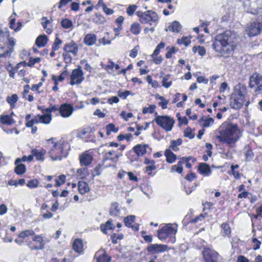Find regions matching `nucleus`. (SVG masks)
Segmentation results:
<instances>
[{
  "label": "nucleus",
  "mask_w": 262,
  "mask_h": 262,
  "mask_svg": "<svg viewBox=\"0 0 262 262\" xmlns=\"http://www.w3.org/2000/svg\"><path fill=\"white\" fill-rule=\"evenodd\" d=\"M236 38L235 32L227 30L215 37L212 46L218 52L219 56L228 57L233 53L235 48Z\"/></svg>",
  "instance_id": "1"
},
{
  "label": "nucleus",
  "mask_w": 262,
  "mask_h": 262,
  "mask_svg": "<svg viewBox=\"0 0 262 262\" xmlns=\"http://www.w3.org/2000/svg\"><path fill=\"white\" fill-rule=\"evenodd\" d=\"M219 133L220 135L216 136L217 139L228 145L235 143L240 137L236 124L225 122L220 127Z\"/></svg>",
  "instance_id": "2"
},
{
  "label": "nucleus",
  "mask_w": 262,
  "mask_h": 262,
  "mask_svg": "<svg viewBox=\"0 0 262 262\" xmlns=\"http://www.w3.org/2000/svg\"><path fill=\"white\" fill-rule=\"evenodd\" d=\"M15 41L12 37L8 38L0 30V57H5L10 55L13 51Z\"/></svg>",
  "instance_id": "3"
},
{
  "label": "nucleus",
  "mask_w": 262,
  "mask_h": 262,
  "mask_svg": "<svg viewBox=\"0 0 262 262\" xmlns=\"http://www.w3.org/2000/svg\"><path fill=\"white\" fill-rule=\"evenodd\" d=\"M65 145L61 143H55L49 154L53 160H61L67 157L68 153L64 151Z\"/></svg>",
  "instance_id": "4"
},
{
  "label": "nucleus",
  "mask_w": 262,
  "mask_h": 262,
  "mask_svg": "<svg viewBox=\"0 0 262 262\" xmlns=\"http://www.w3.org/2000/svg\"><path fill=\"white\" fill-rule=\"evenodd\" d=\"M155 121L156 123L166 131L171 130L174 120L168 116H158L155 113Z\"/></svg>",
  "instance_id": "5"
},
{
  "label": "nucleus",
  "mask_w": 262,
  "mask_h": 262,
  "mask_svg": "<svg viewBox=\"0 0 262 262\" xmlns=\"http://www.w3.org/2000/svg\"><path fill=\"white\" fill-rule=\"evenodd\" d=\"M249 86L250 88L254 89L255 92L261 91L262 90V75L255 73L250 76Z\"/></svg>",
  "instance_id": "6"
},
{
  "label": "nucleus",
  "mask_w": 262,
  "mask_h": 262,
  "mask_svg": "<svg viewBox=\"0 0 262 262\" xmlns=\"http://www.w3.org/2000/svg\"><path fill=\"white\" fill-rule=\"evenodd\" d=\"M177 231V229L172 227L171 224H168L158 231V237L160 239H165L168 236L175 234Z\"/></svg>",
  "instance_id": "7"
},
{
  "label": "nucleus",
  "mask_w": 262,
  "mask_h": 262,
  "mask_svg": "<svg viewBox=\"0 0 262 262\" xmlns=\"http://www.w3.org/2000/svg\"><path fill=\"white\" fill-rule=\"evenodd\" d=\"M245 102V105L248 106L249 101H246L245 98L237 96H236L235 95H231L230 96V105L232 108L238 110L243 107Z\"/></svg>",
  "instance_id": "8"
},
{
  "label": "nucleus",
  "mask_w": 262,
  "mask_h": 262,
  "mask_svg": "<svg viewBox=\"0 0 262 262\" xmlns=\"http://www.w3.org/2000/svg\"><path fill=\"white\" fill-rule=\"evenodd\" d=\"M83 73L80 67H78V69L73 70L71 75L70 84L74 85L75 84H79L83 80Z\"/></svg>",
  "instance_id": "9"
},
{
  "label": "nucleus",
  "mask_w": 262,
  "mask_h": 262,
  "mask_svg": "<svg viewBox=\"0 0 262 262\" xmlns=\"http://www.w3.org/2000/svg\"><path fill=\"white\" fill-rule=\"evenodd\" d=\"M158 19L159 17L157 14L155 12L150 10L146 11L143 17L142 18H139V20L142 24H148L150 25H152V23L157 22Z\"/></svg>",
  "instance_id": "10"
},
{
  "label": "nucleus",
  "mask_w": 262,
  "mask_h": 262,
  "mask_svg": "<svg viewBox=\"0 0 262 262\" xmlns=\"http://www.w3.org/2000/svg\"><path fill=\"white\" fill-rule=\"evenodd\" d=\"M261 27H262V24L256 21L251 23L246 28V33L249 37L257 35L260 32Z\"/></svg>",
  "instance_id": "11"
},
{
  "label": "nucleus",
  "mask_w": 262,
  "mask_h": 262,
  "mask_svg": "<svg viewBox=\"0 0 262 262\" xmlns=\"http://www.w3.org/2000/svg\"><path fill=\"white\" fill-rule=\"evenodd\" d=\"M168 246L162 244H151L146 248L147 251L150 254L163 252L167 250Z\"/></svg>",
  "instance_id": "12"
},
{
  "label": "nucleus",
  "mask_w": 262,
  "mask_h": 262,
  "mask_svg": "<svg viewBox=\"0 0 262 262\" xmlns=\"http://www.w3.org/2000/svg\"><path fill=\"white\" fill-rule=\"evenodd\" d=\"M74 108L70 104H62L59 107V113L63 118L70 117L73 113Z\"/></svg>",
  "instance_id": "13"
},
{
  "label": "nucleus",
  "mask_w": 262,
  "mask_h": 262,
  "mask_svg": "<svg viewBox=\"0 0 262 262\" xmlns=\"http://www.w3.org/2000/svg\"><path fill=\"white\" fill-rule=\"evenodd\" d=\"M247 88L246 86L241 83H239L234 87V92L231 95H235L242 98L246 99L247 96Z\"/></svg>",
  "instance_id": "14"
},
{
  "label": "nucleus",
  "mask_w": 262,
  "mask_h": 262,
  "mask_svg": "<svg viewBox=\"0 0 262 262\" xmlns=\"http://www.w3.org/2000/svg\"><path fill=\"white\" fill-rule=\"evenodd\" d=\"M93 160L92 155L86 151L82 153L79 157L80 164L81 166H87L90 165Z\"/></svg>",
  "instance_id": "15"
},
{
  "label": "nucleus",
  "mask_w": 262,
  "mask_h": 262,
  "mask_svg": "<svg viewBox=\"0 0 262 262\" xmlns=\"http://www.w3.org/2000/svg\"><path fill=\"white\" fill-rule=\"evenodd\" d=\"M63 50L65 52L68 53H71L74 55L76 56L78 51V46L75 42L71 41L70 42L65 45Z\"/></svg>",
  "instance_id": "16"
},
{
  "label": "nucleus",
  "mask_w": 262,
  "mask_h": 262,
  "mask_svg": "<svg viewBox=\"0 0 262 262\" xmlns=\"http://www.w3.org/2000/svg\"><path fill=\"white\" fill-rule=\"evenodd\" d=\"M147 148L150 150H151L147 144H138L133 147V150L137 154V156L139 157L144 155L146 152V149Z\"/></svg>",
  "instance_id": "17"
},
{
  "label": "nucleus",
  "mask_w": 262,
  "mask_h": 262,
  "mask_svg": "<svg viewBox=\"0 0 262 262\" xmlns=\"http://www.w3.org/2000/svg\"><path fill=\"white\" fill-rule=\"evenodd\" d=\"M198 170L201 174L206 177L209 176L211 173V170L209 165L205 163L199 164Z\"/></svg>",
  "instance_id": "18"
},
{
  "label": "nucleus",
  "mask_w": 262,
  "mask_h": 262,
  "mask_svg": "<svg viewBox=\"0 0 262 262\" xmlns=\"http://www.w3.org/2000/svg\"><path fill=\"white\" fill-rule=\"evenodd\" d=\"M21 161V160L20 158H17L15 162L16 165L15 172L19 175L24 173L26 171V166L24 164L20 163Z\"/></svg>",
  "instance_id": "19"
},
{
  "label": "nucleus",
  "mask_w": 262,
  "mask_h": 262,
  "mask_svg": "<svg viewBox=\"0 0 262 262\" xmlns=\"http://www.w3.org/2000/svg\"><path fill=\"white\" fill-rule=\"evenodd\" d=\"M97 40L96 36L94 34H88L84 38V42L88 46H92L95 43Z\"/></svg>",
  "instance_id": "20"
},
{
  "label": "nucleus",
  "mask_w": 262,
  "mask_h": 262,
  "mask_svg": "<svg viewBox=\"0 0 262 262\" xmlns=\"http://www.w3.org/2000/svg\"><path fill=\"white\" fill-rule=\"evenodd\" d=\"M73 249L77 253H81L83 251L82 241L80 238L76 239L73 244Z\"/></svg>",
  "instance_id": "21"
},
{
  "label": "nucleus",
  "mask_w": 262,
  "mask_h": 262,
  "mask_svg": "<svg viewBox=\"0 0 262 262\" xmlns=\"http://www.w3.org/2000/svg\"><path fill=\"white\" fill-rule=\"evenodd\" d=\"M48 40V38L46 35H41L38 36L35 41L36 45L39 48L46 46Z\"/></svg>",
  "instance_id": "22"
},
{
  "label": "nucleus",
  "mask_w": 262,
  "mask_h": 262,
  "mask_svg": "<svg viewBox=\"0 0 262 262\" xmlns=\"http://www.w3.org/2000/svg\"><path fill=\"white\" fill-rule=\"evenodd\" d=\"M78 191L80 194H84L90 191L88 183L84 181H79L78 183Z\"/></svg>",
  "instance_id": "23"
},
{
  "label": "nucleus",
  "mask_w": 262,
  "mask_h": 262,
  "mask_svg": "<svg viewBox=\"0 0 262 262\" xmlns=\"http://www.w3.org/2000/svg\"><path fill=\"white\" fill-rule=\"evenodd\" d=\"M46 150L44 149L38 150L34 149L32 150L33 157L35 156L37 160L42 162L44 160V155L46 154Z\"/></svg>",
  "instance_id": "24"
},
{
  "label": "nucleus",
  "mask_w": 262,
  "mask_h": 262,
  "mask_svg": "<svg viewBox=\"0 0 262 262\" xmlns=\"http://www.w3.org/2000/svg\"><path fill=\"white\" fill-rule=\"evenodd\" d=\"M115 226L111 220L107 221L105 224H101L100 226V229L102 232L104 234H107V230H113Z\"/></svg>",
  "instance_id": "25"
},
{
  "label": "nucleus",
  "mask_w": 262,
  "mask_h": 262,
  "mask_svg": "<svg viewBox=\"0 0 262 262\" xmlns=\"http://www.w3.org/2000/svg\"><path fill=\"white\" fill-rule=\"evenodd\" d=\"M165 156L166 158V161L169 163L174 162L176 160V155L171 150L167 149L165 151Z\"/></svg>",
  "instance_id": "26"
},
{
  "label": "nucleus",
  "mask_w": 262,
  "mask_h": 262,
  "mask_svg": "<svg viewBox=\"0 0 262 262\" xmlns=\"http://www.w3.org/2000/svg\"><path fill=\"white\" fill-rule=\"evenodd\" d=\"M182 140L181 138L178 139L177 140H171L170 141V145L169 146V149L173 151H178L179 150V146L182 144Z\"/></svg>",
  "instance_id": "27"
},
{
  "label": "nucleus",
  "mask_w": 262,
  "mask_h": 262,
  "mask_svg": "<svg viewBox=\"0 0 262 262\" xmlns=\"http://www.w3.org/2000/svg\"><path fill=\"white\" fill-rule=\"evenodd\" d=\"M1 121L3 124H7L8 125H12L15 121L14 119L9 115H3L0 117Z\"/></svg>",
  "instance_id": "28"
},
{
  "label": "nucleus",
  "mask_w": 262,
  "mask_h": 262,
  "mask_svg": "<svg viewBox=\"0 0 262 262\" xmlns=\"http://www.w3.org/2000/svg\"><path fill=\"white\" fill-rule=\"evenodd\" d=\"M182 26L177 21H174L168 27L169 31L173 32H179L181 29Z\"/></svg>",
  "instance_id": "29"
},
{
  "label": "nucleus",
  "mask_w": 262,
  "mask_h": 262,
  "mask_svg": "<svg viewBox=\"0 0 262 262\" xmlns=\"http://www.w3.org/2000/svg\"><path fill=\"white\" fill-rule=\"evenodd\" d=\"M120 213V210L118 208V204L115 202L112 204L110 209V214L112 216H117Z\"/></svg>",
  "instance_id": "30"
},
{
  "label": "nucleus",
  "mask_w": 262,
  "mask_h": 262,
  "mask_svg": "<svg viewBox=\"0 0 262 262\" xmlns=\"http://www.w3.org/2000/svg\"><path fill=\"white\" fill-rule=\"evenodd\" d=\"M202 122H204V123L202 124V126L204 127H208L214 123V119L212 118L205 119V117H202L199 120V122L202 123Z\"/></svg>",
  "instance_id": "31"
},
{
  "label": "nucleus",
  "mask_w": 262,
  "mask_h": 262,
  "mask_svg": "<svg viewBox=\"0 0 262 262\" xmlns=\"http://www.w3.org/2000/svg\"><path fill=\"white\" fill-rule=\"evenodd\" d=\"M111 257L108 256L105 251L103 250V253L99 255L97 258V262H110Z\"/></svg>",
  "instance_id": "32"
},
{
  "label": "nucleus",
  "mask_w": 262,
  "mask_h": 262,
  "mask_svg": "<svg viewBox=\"0 0 262 262\" xmlns=\"http://www.w3.org/2000/svg\"><path fill=\"white\" fill-rule=\"evenodd\" d=\"M220 255L219 254L213 250L209 256L208 260H207L208 262H218L220 260Z\"/></svg>",
  "instance_id": "33"
},
{
  "label": "nucleus",
  "mask_w": 262,
  "mask_h": 262,
  "mask_svg": "<svg viewBox=\"0 0 262 262\" xmlns=\"http://www.w3.org/2000/svg\"><path fill=\"white\" fill-rule=\"evenodd\" d=\"M18 100V96L16 94H13L11 96H8L7 101L12 107L15 106V103Z\"/></svg>",
  "instance_id": "34"
},
{
  "label": "nucleus",
  "mask_w": 262,
  "mask_h": 262,
  "mask_svg": "<svg viewBox=\"0 0 262 262\" xmlns=\"http://www.w3.org/2000/svg\"><path fill=\"white\" fill-rule=\"evenodd\" d=\"M40 115L35 116L34 118L30 120V121L26 123V126L30 127L32 126V124L40 123Z\"/></svg>",
  "instance_id": "35"
},
{
  "label": "nucleus",
  "mask_w": 262,
  "mask_h": 262,
  "mask_svg": "<svg viewBox=\"0 0 262 262\" xmlns=\"http://www.w3.org/2000/svg\"><path fill=\"white\" fill-rule=\"evenodd\" d=\"M93 21L97 24H103L105 22L106 20L102 15L96 13L93 18Z\"/></svg>",
  "instance_id": "36"
},
{
  "label": "nucleus",
  "mask_w": 262,
  "mask_h": 262,
  "mask_svg": "<svg viewBox=\"0 0 262 262\" xmlns=\"http://www.w3.org/2000/svg\"><path fill=\"white\" fill-rule=\"evenodd\" d=\"M135 216L133 215H128L124 217V222L126 226L130 227L132 223L135 222Z\"/></svg>",
  "instance_id": "37"
},
{
  "label": "nucleus",
  "mask_w": 262,
  "mask_h": 262,
  "mask_svg": "<svg viewBox=\"0 0 262 262\" xmlns=\"http://www.w3.org/2000/svg\"><path fill=\"white\" fill-rule=\"evenodd\" d=\"M61 26L64 29H69L72 27L73 23L72 20L68 18L63 19L61 21Z\"/></svg>",
  "instance_id": "38"
},
{
  "label": "nucleus",
  "mask_w": 262,
  "mask_h": 262,
  "mask_svg": "<svg viewBox=\"0 0 262 262\" xmlns=\"http://www.w3.org/2000/svg\"><path fill=\"white\" fill-rule=\"evenodd\" d=\"M77 173L80 177V179H85L86 176L89 174L88 170L86 168H82L78 169Z\"/></svg>",
  "instance_id": "39"
},
{
  "label": "nucleus",
  "mask_w": 262,
  "mask_h": 262,
  "mask_svg": "<svg viewBox=\"0 0 262 262\" xmlns=\"http://www.w3.org/2000/svg\"><path fill=\"white\" fill-rule=\"evenodd\" d=\"M192 50L194 53H196L198 51L199 54L202 56L206 54V50L205 48L202 46H194Z\"/></svg>",
  "instance_id": "40"
},
{
  "label": "nucleus",
  "mask_w": 262,
  "mask_h": 262,
  "mask_svg": "<svg viewBox=\"0 0 262 262\" xmlns=\"http://www.w3.org/2000/svg\"><path fill=\"white\" fill-rule=\"evenodd\" d=\"M140 26L139 24L135 23L131 25L130 31L135 35H137L140 32Z\"/></svg>",
  "instance_id": "41"
},
{
  "label": "nucleus",
  "mask_w": 262,
  "mask_h": 262,
  "mask_svg": "<svg viewBox=\"0 0 262 262\" xmlns=\"http://www.w3.org/2000/svg\"><path fill=\"white\" fill-rule=\"evenodd\" d=\"M245 156L246 161H250L253 159L254 155L252 149L247 147L245 152Z\"/></svg>",
  "instance_id": "42"
},
{
  "label": "nucleus",
  "mask_w": 262,
  "mask_h": 262,
  "mask_svg": "<svg viewBox=\"0 0 262 262\" xmlns=\"http://www.w3.org/2000/svg\"><path fill=\"white\" fill-rule=\"evenodd\" d=\"M40 123L48 124L52 120V115H46L45 114L40 115Z\"/></svg>",
  "instance_id": "43"
},
{
  "label": "nucleus",
  "mask_w": 262,
  "mask_h": 262,
  "mask_svg": "<svg viewBox=\"0 0 262 262\" xmlns=\"http://www.w3.org/2000/svg\"><path fill=\"white\" fill-rule=\"evenodd\" d=\"M34 235H35V232L33 230H27L21 231L18 236L19 237L24 239L28 236H33Z\"/></svg>",
  "instance_id": "44"
},
{
  "label": "nucleus",
  "mask_w": 262,
  "mask_h": 262,
  "mask_svg": "<svg viewBox=\"0 0 262 262\" xmlns=\"http://www.w3.org/2000/svg\"><path fill=\"white\" fill-rule=\"evenodd\" d=\"M169 77L170 75L168 74L166 75L165 77H163L162 81V85L167 89L169 88L172 84L171 81H168Z\"/></svg>",
  "instance_id": "45"
},
{
  "label": "nucleus",
  "mask_w": 262,
  "mask_h": 262,
  "mask_svg": "<svg viewBox=\"0 0 262 262\" xmlns=\"http://www.w3.org/2000/svg\"><path fill=\"white\" fill-rule=\"evenodd\" d=\"M115 154V152L114 151H109L106 152L103 156L102 160L103 163H104V162L107 160H114V158L112 157V156H113Z\"/></svg>",
  "instance_id": "46"
},
{
  "label": "nucleus",
  "mask_w": 262,
  "mask_h": 262,
  "mask_svg": "<svg viewBox=\"0 0 262 262\" xmlns=\"http://www.w3.org/2000/svg\"><path fill=\"white\" fill-rule=\"evenodd\" d=\"M62 43V40L56 37L54 43L52 45V49L53 51H56L59 49V46Z\"/></svg>",
  "instance_id": "47"
},
{
  "label": "nucleus",
  "mask_w": 262,
  "mask_h": 262,
  "mask_svg": "<svg viewBox=\"0 0 262 262\" xmlns=\"http://www.w3.org/2000/svg\"><path fill=\"white\" fill-rule=\"evenodd\" d=\"M221 228L225 235H229L231 233V229L228 224L223 223L221 225Z\"/></svg>",
  "instance_id": "48"
},
{
  "label": "nucleus",
  "mask_w": 262,
  "mask_h": 262,
  "mask_svg": "<svg viewBox=\"0 0 262 262\" xmlns=\"http://www.w3.org/2000/svg\"><path fill=\"white\" fill-rule=\"evenodd\" d=\"M213 250L210 249L208 248H204L202 251V254L204 259L207 261L209 258L211 253Z\"/></svg>",
  "instance_id": "49"
},
{
  "label": "nucleus",
  "mask_w": 262,
  "mask_h": 262,
  "mask_svg": "<svg viewBox=\"0 0 262 262\" xmlns=\"http://www.w3.org/2000/svg\"><path fill=\"white\" fill-rule=\"evenodd\" d=\"M156 108V105H150L149 107H145L143 109L142 113L144 114L149 112L152 114L154 112L155 108Z\"/></svg>",
  "instance_id": "50"
},
{
  "label": "nucleus",
  "mask_w": 262,
  "mask_h": 262,
  "mask_svg": "<svg viewBox=\"0 0 262 262\" xmlns=\"http://www.w3.org/2000/svg\"><path fill=\"white\" fill-rule=\"evenodd\" d=\"M123 238V235L122 234H117L113 233L111 235L112 242L113 244H116L117 243V239H122Z\"/></svg>",
  "instance_id": "51"
},
{
  "label": "nucleus",
  "mask_w": 262,
  "mask_h": 262,
  "mask_svg": "<svg viewBox=\"0 0 262 262\" xmlns=\"http://www.w3.org/2000/svg\"><path fill=\"white\" fill-rule=\"evenodd\" d=\"M177 42L179 44H184L185 46L188 47L190 45L191 41L186 37H183L181 39H178Z\"/></svg>",
  "instance_id": "52"
},
{
  "label": "nucleus",
  "mask_w": 262,
  "mask_h": 262,
  "mask_svg": "<svg viewBox=\"0 0 262 262\" xmlns=\"http://www.w3.org/2000/svg\"><path fill=\"white\" fill-rule=\"evenodd\" d=\"M184 136L191 139L194 137V134L192 133L190 127H187L184 131Z\"/></svg>",
  "instance_id": "53"
},
{
  "label": "nucleus",
  "mask_w": 262,
  "mask_h": 262,
  "mask_svg": "<svg viewBox=\"0 0 262 262\" xmlns=\"http://www.w3.org/2000/svg\"><path fill=\"white\" fill-rule=\"evenodd\" d=\"M137 6L135 5H129L126 10V12L129 16H132L135 13L136 9Z\"/></svg>",
  "instance_id": "54"
},
{
  "label": "nucleus",
  "mask_w": 262,
  "mask_h": 262,
  "mask_svg": "<svg viewBox=\"0 0 262 262\" xmlns=\"http://www.w3.org/2000/svg\"><path fill=\"white\" fill-rule=\"evenodd\" d=\"M38 185V181L36 179L31 180H30L27 184V186L31 188H36Z\"/></svg>",
  "instance_id": "55"
},
{
  "label": "nucleus",
  "mask_w": 262,
  "mask_h": 262,
  "mask_svg": "<svg viewBox=\"0 0 262 262\" xmlns=\"http://www.w3.org/2000/svg\"><path fill=\"white\" fill-rule=\"evenodd\" d=\"M130 94V91L128 90H126L124 92H122L121 91H119L118 92V95L120 98H122L123 99H125L127 96H128Z\"/></svg>",
  "instance_id": "56"
},
{
  "label": "nucleus",
  "mask_w": 262,
  "mask_h": 262,
  "mask_svg": "<svg viewBox=\"0 0 262 262\" xmlns=\"http://www.w3.org/2000/svg\"><path fill=\"white\" fill-rule=\"evenodd\" d=\"M40 61V58L39 57H36L35 58H30L27 63V65L29 67H32L35 63L39 62Z\"/></svg>",
  "instance_id": "57"
},
{
  "label": "nucleus",
  "mask_w": 262,
  "mask_h": 262,
  "mask_svg": "<svg viewBox=\"0 0 262 262\" xmlns=\"http://www.w3.org/2000/svg\"><path fill=\"white\" fill-rule=\"evenodd\" d=\"M109 62L110 64L107 66H102V67L105 69L106 70L108 71V72L111 73V72L110 71H113V68L114 67L115 63L113 61L110 60Z\"/></svg>",
  "instance_id": "58"
},
{
  "label": "nucleus",
  "mask_w": 262,
  "mask_h": 262,
  "mask_svg": "<svg viewBox=\"0 0 262 262\" xmlns=\"http://www.w3.org/2000/svg\"><path fill=\"white\" fill-rule=\"evenodd\" d=\"M106 129H108L111 132H114V133H117L119 130L118 128L115 127V125L114 124H113V123H110V124H108V125H107L106 126Z\"/></svg>",
  "instance_id": "59"
},
{
  "label": "nucleus",
  "mask_w": 262,
  "mask_h": 262,
  "mask_svg": "<svg viewBox=\"0 0 262 262\" xmlns=\"http://www.w3.org/2000/svg\"><path fill=\"white\" fill-rule=\"evenodd\" d=\"M252 242L254 244L253 249L255 250L258 249L260 248L261 242L256 238H253Z\"/></svg>",
  "instance_id": "60"
},
{
  "label": "nucleus",
  "mask_w": 262,
  "mask_h": 262,
  "mask_svg": "<svg viewBox=\"0 0 262 262\" xmlns=\"http://www.w3.org/2000/svg\"><path fill=\"white\" fill-rule=\"evenodd\" d=\"M156 168L155 164H151L148 165L145 167V171L148 173V174L151 175L152 170H155Z\"/></svg>",
  "instance_id": "61"
},
{
  "label": "nucleus",
  "mask_w": 262,
  "mask_h": 262,
  "mask_svg": "<svg viewBox=\"0 0 262 262\" xmlns=\"http://www.w3.org/2000/svg\"><path fill=\"white\" fill-rule=\"evenodd\" d=\"M121 116L126 121H127L128 118H132L133 116V114L132 113H126L125 112L122 111L121 113Z\"/></svg>",
  "instance_id": "62"
},
{
  "label": "nucleus",
  "mask_w": 262,
  "mask_h": 262,
  "mask_svg": "<svg viewBox=\"0 0 262 262\" xmlns=\"http://www.w3.org/2000/svg\"><path fill=\"white\" fill-rule=\"evenodd\" d=\"M172 170H176L177 172L181 173L183 171V167L182 165H174L172 166Z\"/></svg>",
  "instance_id": "63"
},
{
  "label": "nucleus",
  "mask_w": 262,
  "mask_h": 262,
  "mask_svg": "<svg viewBox=\"0 0 262 262\" xmlns=\"http://www.w3.org/2000/svg\"><path fill=\"white\" fill-rule=\"evenodd\" d=\"M62 55L64 58V60L66 63H70L71 62L72 58L70 54L66 52L63 53Z\"/></svg>",
  "instance_id": "64"
}]
</instances>
